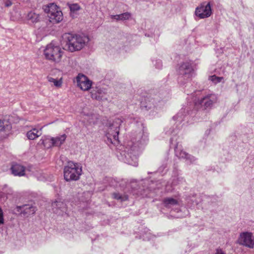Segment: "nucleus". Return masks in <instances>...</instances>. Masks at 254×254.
Segmentation results:
<instances>
[{
	"mask_svg": "<svg viewBox=\"0 0 254 254\" xmlns=\"http://www.w3.org/2000/svg\"><path fill=\"white\" fill-rule=\"evenodd\" d=\"M113 197L114 199L120 200L121 202L126 201L128 199V195L126 194H121L119 192H114L112 194Z\"/></svg>",
	"mask_w": 254,
	"mask_h": 254,
	"instance_id": "obj_22",
	"label": "nucleus"
},
{
	"mask_svg": "<svg viewBox=\"0 0 254 254\" xmlns=\"http://www.w3.org/2000/svg\"><path fill=\"white\" fill-rule=\"evenodd\" d=\"M146 108H148V109H151L152 108V105L151 104H148L146 106H145Z\"/></svg>",
	"mask_w": 254,
	"mask_h": 254,
	"instance_id": "obj_30",
	"label": "nucleus"
},
{
	"mask_svg": "<svg viewBox=\"0 0 254 254\" xmlns=\"http://www.w3.org/2000/svg\"><path fill=\"white\" fill-rule=\"evenodd\" d=\"M175 151L177 156L179 158L186 159V160L189 161L190 163H193L196 160L194 156L189 154L186 151L179 150L178 149V144L175 145Z\"/></svg>",
	"mask_w": 254,
	"mask_h": 254,
	"instance_id": "obj_14",
	"label": "nucleus"
},
{
	"mask_svg": "<svg viewBox=\"0 0 254 254\" xmlns=\"http://www.w3.org/2000/svg\"><path fill=\"white\" fill-rule=\"evenodd\" d=\"M186 116V109L182 108L176 116L173 117V119L179 122H182L185 120Z\"/></svg>",
	"mask_w": 254,
	"mask_h": 254,
	"instance_id": "obj_21",
	"label": "nucleus"
},
{
	"mask_svg": "<svg viewBox=\"0 0 254 254\" xmlns=\"http://www.w3.org/2000/svg\"><path fill=\"white\" fill-rule=\"evenodd\" d=\"M138 135V138L139 139L137 142L134 143L133 141L128 144V148H127V150L125 151L124 155L125 157V162L133 166H137L138 165V157L140 152L141 147L139 144H144L146 140H148V135L143 134Z\"/></svg>",
	"mask_w": 254,
	"mask_h": 254,
	"instance_id": "obj_1",
	"label": "nucleus"
},
{
	"mask_svg": "<svg viewBox=\"0 0 254 254\" xmlns=\"http://www.w3.org/2000/svg\"><path fill=\"white\" fill-rule=\"evenodd\" d=\"M44 11L48 14L49 20L52 23H59L63 18V13L54 3H50L43 6Z\"/></svg>",
	"mask_w": 254,
	"mask_h": 254,
	"instance_id": "obj_5",
	"label": "nucleus"
},
{
	"mask_svg": "<svg viewBox=\"0 0 254 254\" xmlns=\"http://www.w3.org/2000/svg\"><path fill=\"white\" fill-rule=\"evenodd\" d=\"M163 202L164 204V206L166 208H172L175 206L179 205V202L177 200L171 198V197H167L163 199Z\"/></svg>",
	"mask_w": 254,
	"mask_h": 254,
	"instance_id": "obj_18",
	"label": "nucleus"
},
{
	"mask_svg": "<svg viewBox=\"0 0 254 254\" xmlns=\"http://www.w3.org/2000/svg\"><path fill=\"white\" fill-rule=\"evenodd\" d=\"M170 143H171L172 144H173V139H172V138L170 139Z\"/></svg>",
	"mask_w": 254,
	"mask_h": 254,
	"instance_id": "obj_31",
	"label": "nucleus"
},
{
	"mask_svg": "<svg viewBox=\"0 0 254 254\" xmlns=\"http://www.w3.org/2000/svg\"><path fill=\"white\" fill-rule=\"evenodd\" d=\"M48 81L51 83H53L54 85L57 87H60L62 84V78L60 79H57L53 77H48Z\"/></svg>",
	"mask_w": 254,
	"mask_h": 254,
	"instance_id": "obj_23",
	"label": "nucleus"
},
{
	"mask_svg": "<svg viewBox=\"0 0 254 254\" xmlns=\"http://www.w3.org/2000/svg\"><path fill=\"white\" fill-rule=\"evenodd\" d=\"M122 122L121 119L117 118L115 119L112 124H109L106 135L108 140L113 144L116 143V142H119V127Z\"/></svg>",
	"mask_w": 254,
	"mask_h": 254,
	"instance_id": "obj_6",
	"label": "nucleus"
},
{
	"mask_svg": "<svg viewBox=\"0 0 254 254\" xmlns=\"http://www.w3.org/2000/svg\"><path fill=\"white\" fill-rule=\"evenodd\" d=\"M130 16L131 14L129 12H127L121 14L111 15V18L117 20L124 21L128 19Z\"/></svg>",
	"mask_w": 254,
	"mask_h": 254,
	"instance_id": "obj_20",
	"label": "nucleus"
},
{
	"mask_svg": "<svg viewBox=\"0 0 254 254\" xmlns=\"http://www.w3.org/2000/svg\"><path fill=\"white\" fill-rule=\"evenodd\" d=\"M16 210L18 212L24 215L28 216L34 214L37 210L36 207L30 204H24L22 206H17Z\"/></svg>",
	"mask_w": 254,
	"mask_h": 254,
	"instance_id": "obj_12",
	"label": "nucleus"
},
{
	"mask_svg": "<svg viewBox=\"0 0 254 254\" xmlns=\"http://www.w3.org/2000/svg\"><path fill=\"white\" fill-rule=\"evenodd\" d=\"M53 212L58 215H63L66 213V207L64 203L61 201H55L52 204Z\"/></svg>",
	"mask_w": 254,
	"mask_h": 254,
	"instance_id": "obj_13",
	"label": "nucleus"
},
{
	"mask_svg": "<svg viewBox=\"0 0 254 254\" xmlns=\"http://www.w3.org/2000/svg\"><path fill=\"white\" fill-rule=\"evenodd\" d=\"M217 95L208 94L195 101V106L196 107L201 108L202 110H206L211 108L217 102Z\"/></svg>",
	"mask_w": 254,
	"mask_h": 254,
	"instance_id": "obj_7",
	"label": "nucleus"
},
{
	"mask_svg": "<svg viewBox=\"0 0 254 254\" xmlns=\"http://www.w3.org/2000/svg\"><path fill=\"white\" fill-rule=\"evenodd\" d=\"M4 130L3 123L0 120V131Z\"/></svg>",
	"mask_w": 254,
	"mask_h": 254,
	"instance_id": "obj_28",
	"label": "nucleus"
},
{
	"mask_svg": "<svg viewBox=\"0 0 254 254\" xmlns=\"http://www.w3.org/2000/svg\"><path fill=\"white\" fill-rule=\"evenodd\" d=\"M3 2L4 6L6 7H9L12 5V2L10 0H4Z\"/></svg>",
	"mask_w": 254,
	"mask_h": 254,
	"instance_id": "obj_27",
	"label": "nucleus"
},
{
	"mask_svg": "<svg viewBox=\"0 0 254 254\" xmlns=\"http://www.w3.org/2000/svg\"><path fill=\"white\" fill-rule=\"evenodd\" d=\"M66 138V135L65 134H62L59 136H57L56 137H52L51 138L52 146H60L62 144L64 143Z\"/></svg>",
	"mask_w": 254,
	"mask_h": 254,
	"instance_id": "obj_17",
	"label": "nucleus"
},
{
	"mask_svg": "<svg viewBox=\"0 0 254 254\" xmlns=\"http://www.w3.org/2000/svg\"><path fill=\"white\" fill-rule=\"evenodd\" d=\"M193 68L191 64L188 62L182 64L179 67L178 72L179 74L185 75L187 78L192 76Z\"/></svg>",
	"mask_w": 254,
	"mask_h": 254,
	"instance_id": "obj_11",
	"label": "nucleus"
},
{
	"mask_svg": "<svg viewBox=\"0 0 254 254\" xmlns=\"http://www.w3.org/2000/svg\"><path fill=\"white\" fill-rule=\"evenodd\" d=\"M44 53L47 60L59 63L61 61L64 51L59 46L51 43L46 46Z\"/></svg>",
	"mask_w": 254,
	"mask_h": 254,
	"instance_id": "obj_3",
	"label": "nucleus"
},
{
	"mask_svg": "<svg viewBox=\"0 0 254 254\" xmlns=\"http://www.w3.org/2000/svg\"><path fill=\"white\" fill-rule=\"evenodd\" d=\"M42 135L41 129L38 130L33 128L27 132V136L29 139L33 140Z\"/></svg>",
	"mask_w": 254,
	"mask_h": 254,
	"instance_id": "obj_19",
	"label": "nucleus"
},
{
	"mask_svg": "<svg viewBox=\"0 0 254 254\" xmlns=\"http://www.w3.org/2000/svg\"><path fill=\"white\" fill-rule=\"evenodd\" d=\"M77 85L83 91H88L90 89L92 82L87 76L79 74L76 77Z\"/></svg>",
	"mask_w": 254,
	"mask_h": 254,
	"instance_id": "obj_10",
	"label": "nucleus"
},
{
	"mask_svg": "<svg viewBox=\"0 0 254 254\" xmlns=\"http://www.w3.org/2000/svg\"><path fill=\"white\" fill-rule=\"evenodd\" d=\"M4 224L3 213L1 208L0 207V225Z\"/></svg>",
	"mask_w": 254,
	"mask_h": 254,
	"instance_id": "obj_26",
	"label": "nucleus"
},
{
	"mask_svg": "<svg viewBox=\"0 0 254 254\" xmlns=\"http://www.w3.org/2000/svg\"><path fill=\"white\" fill-rule=\"evenodd\" d=\"M10 170L12 174L14 176H23L25 175V168L20 164H13Z\"/></svg>",
	"mask_w": 254,
	"mask_h": 254,
	"instance_id": "obj_16",
	"label": "nucleus"
},
{
	"mask_svg": "<svg viewBox=\"0 0 254 254\" xmlns=\"http://www.w3.org/2000/svg\"><path fill=\"white\" fill-rule=\"evenodd\" d=\"M161 67H162V64H160V66L158 65V68H160Z\"/></svg>",
	"mask_w": 254,
	"mask_h": 254,
	"instance_id": "obj_32",
	"label": "nucleus"
},
{
	"mask_svg": "<svg viewBox=\"0 0 254 254\" xmlns=\"http://www.w3.org/2000/svg\"><path fill=\"white\" fill-rule=\"evenodd\" d=\"M81 172V167L77 164L69 161L64 168V178L67 182L78 180Z\"/></svg>",
	"mask_w": 254,
	"mask_h": 254,
	"instance_id": "obj_4",
	"label": "nucleus"
},
{
	"mask_svg": "<svg viewBox=\"0 0 254 254\" xmlns=\"http://www.w3.org/2000/svg\"><path fill=\"white\" fill-rule=\"evenodd\" d=\"M204 3H201L195 8V15L199 19L209 17L212 14L210 3L208 2L206 5Z\"/></svg>",
	"mask_w": 254,
	"mask_h": 254,
	"instance_id": "obj_8",
	"label": "nucleus"
},
{
	"mask_svg": "<svg viewBox=\"0 0 254 254\" xmlns=\"http://www.w3.org/2000/svg\"><path fill=\"white\" fill-rule=\"evenodd\" d=\"M223 79V77H218V76H216L215 75H212V76H211L209 77V79L215 83H217L220 82Z\"/></svg>",
	"mask_w": 254,
	"mask_h": 254,
	"instance_id": "obj_24",
	"label": "nucleus"
},
{
	"mask_svg": "<svg viewBox=\"0 0 254 254\" xmlns=\"http://www.w3.org/2000/svg\"><path fill=\"white\" fill-rule=\"evenodd\" d=\"M64 38L66 42L64 48L71 52L80 50L89 40L87 36L71 33H65Z\"/></svg>",
	"mask_w": 254,
	"mask_h": 254,
	"instance_id": "obj_2",
	"label": "nucleus"
},
{
	"mask_svg": "<svg viewBox=\"0 0 254 254\" xmlns=\"http://www.w3.org/2000/svg\"><path fill=\"white\" fill-rule=\"evenodd\" d=\"M216 254H225L221 250H217Z\"/></svg>",
	"mask_w": 254,
	"mask_h": 254,
	"instance_id": "obj_29",
	"label": "nucleus"
},
{
	"mask_svg": "<svg viewBox=\"0 0 254 254\" xmlns=\"http://www.w3.org/2000/svg\"><path fill=\"white\" fill-rule=\"evenodd\" d=\"M70 10L71 11L75 12L79 10L80 9V6L77 3L72 4L69 6Z\"/></svg>",
	"mask_w": 254,
	"mask_h": 254,
	"instance_id": "obj_25",
	"label": "nucleus"
},
{
	"mask_svg": "<svg viewBox=\"0 0 254 254\" xmlns=\"http://www.w3.org/2000/svg\"><path fill=\"white\" fill-rule=\"evenodd\" d=\"M26 18L29 23L36 24L43 20V16L35 11H30L27 14Z\"/></svg>",
	"mask_w": 254,
	"mask_h": 254,
	"instance_id": "obj_15",
	"label": "nucleus"
},
{
	"mask_svg": "<svg viewBox=\"0 0 254 254\" xmlns=\"http://www.w3.org/2000/svg\"><path fill=\"white\" fill-rule=\"evenodd\" d=\"M239 243L249 248L254 247V237L250 232H243L240 234L238 239Z\"/></svg>",
	"mask_w": 254,
	"mask_h": 254,
	"instance_id": "obj_9",
	"label": "nucleus"
}]
</instances>
